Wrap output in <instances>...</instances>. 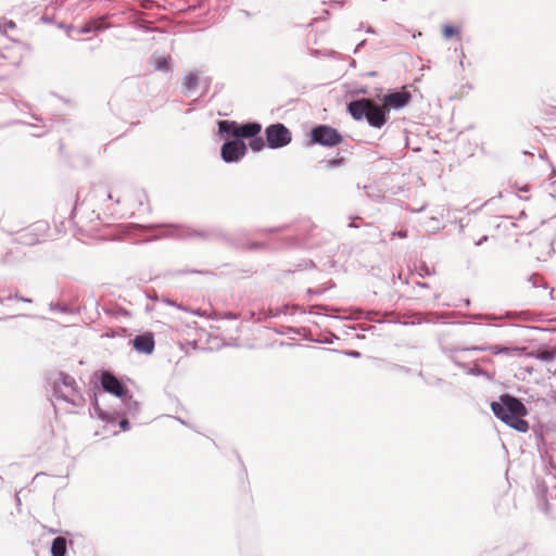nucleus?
<instances>
[{"instance_id":"39448f33","label":"nucleus","mask_w":556,"mask_h":556,"mask_svg":"<svg viewBox=\"0 0 556 556\" xmlns=\"http://www.w3.org/2000/svg\"><path fill=\"white\" fill-rule=\"evenodd\" d=\"M247 153V146L242 140L233 139L223 144L220 149L222 159L226 163H236Z\"/></svg>"},{"instance_id":"9b49d317","label":"nucleus","mask_w":556,"mask_h":556,"mask_svg":"<svg viewBox=\"0 0 556 556\" xmlns=\"http://www.w3.org/2000/svg\"><path fill=\"white\" fill-rule=\"evenodd\" d=\"M261 130H262L261 124L255 123V122L239 125L238 139L242 140L243 138H245V139L253 138V137L257 136L261 132Z\"/></svg>"},{"instance_id":"aec40b11","label":"nucleus","mask_w":556,"mask_h":556,"mask_svg":"<svg viewBox=\"0 0 556 556\" xmlns=\"http://www.w3.org/2000/svg\"><path fill=\"white\" fill-rule=\"evenodd\" d=\"M536 358L542 362H551L554 359V354L549 351H542L536 354Z\"/></svg>"},{"instance_id":"4468645a","label":"nucleus","mask_w":556,"mask_h":556,"mask_svg":"<svg viewBox=\"0 0 556 556\" xmlns=\"http://www.w3.org/2000/svg\"><path fill=\"white\" fill-rule=\"evenodd\" d=\"M66 553V540L62 536H58L52 541L51 555L52 556H64Z\"/></svg>"},{"instance_id":"72a5a7b5","label":"nucleus","mask_w":556,"mask_h":556,"mask_svg":"<svg viewBox=\"0 0 556 556\" xmlns=\"http://www.w3.org/2000/svg\"><path fill=\"white\" fill-rule=\"evenodd\" d=\"M366 31H367V33H370V34H375V30H374L371 27H368V28L366 29Z\"/></svg>"},{"instance_id":"9d476101","label":"nucleus","mask_w":556,"mask_h":556,"mask_svg":"<svg viewBox=\"0 0 556 556\" xmlns=\"http://www.w3.org/2000/svg\"><path fill=\"white\" fill-rule=\"evenodd\" d=\"M366 119L371 127L381 128L387 122L386 108L377 106L371 101Z\"/></svg>"},{"instance_id":"f704fd0d","label":"nucleus","mask_w":556,"mask_h":556,"mask_svg":"<svg viewBox=\"0 0 556 556\" xmlns=\"http://www.w3.org/2000/svg\"><path fill=\"white\" fill-rule=\"evenodd\" d=\"M424 273H426V275H431V271L429 269H424Z\"/></svg>"},{"instance_id":"c756f323","label":"nucleus","mask_w":556,"mask_h":556,"mask_svg":"<svg viewBox=\"0 0 556 556\" xmlns=\"http://www.w3.org/2000/svg\"><path fill=\"white\" fill-rule=\"evenodd\" d=\"M349 356H352V357H358L359 356V353L357 351H350L346 353Z\"/></svg>"},{"instance_id":"6ab92c4d","label":"nucleus","mask_w":556,"mask_h":556,"mask_svg":"<svg viewBox=\"0 0 556 556\" xmlns=\"http://www.w3.org/2000/svg\"><path fill=\"white\" fill-rule=\"evenodd\" d=\"M154 66L157 71L167 72L169 70V65L167 59L164 56H159L154 59Z\"/></svg>"},{"instance_id":"bb28decb","label":"nucleus","mask_w":556,"mask_h":556,"mask_svg":"<svg viewBox=\"0 0 556 556\" xmlns=\"http://www.w3.org/2000/svg\"><path fill=\"white\" fill-rule=\"evenodd\" d=\"M175 235H176V236H178V237H185V236H187V233H186V231H185V230H182V229H178V228H176V229H175Z\"/></svg>"},{"instance_id":"5701e85b","label":"nucleus","mask_w":556,"mask_h":556,"mask_svg":"<svg viewBox=\"0 0 556 556\" xmlns=\"http://www.w3.org/2000/svg\"><path fill=\"white\" fill-rule=\"evenodd\" d=\"M1 28H2V31L4 34H9L10 30L14 29L15 28V23L12 22V21H8V22H4L2 25H1Z\"/></svg>"},{"instance_id":"423d86ee","label":"nucleus","mask_w":556,"mask_h":556,"mask_svg":"<svg viewBox=\"0 0 556 556\" xmlns=\"http://www.w3.org/2000/svg\"><path fill=\"white\" fill-rule=\"evenodd\" d=\"M101 384L102 388L118 397H123L126 395L127 391L125 390L122 382L111 372H103L101 376Z\"/></svg>"},{"instance_id":"e433bc0d","label":"nucleus","mask_w":556,"mask_h":556,"mask_svg":"<svg viewBox=\"0 0 556 556\" xmlns=\"http://www.w3.org/2000/svg\"><path fill=\"white\" fill-rule=\"evenodd\" d=\"M2 302H3V299L0 298V303H2Z\"/></svg>"},{"instance_id":"6e6552de","label":"nucleus","mask_w":556,"mask_h":556,"mask_svg":"<svg viewBox=\"0 0 556 556\" xmlns=\"http://www.w3.org/2000/svg\"><path fill=\"white\" fill-rule=\"evenodd\" d=\"M130 343L138 353L147 355L152 354L155 346L154 338L151 332L137 336Z\"/></svg>"},{"instance_id":"c9c22d12","label":"nucleus","mask_w":556,"mask_h":556,"mask_svg":"<svg viewBox=\"0 0 556 556\" xmlns=\"http://www.w3.org/2000/svg\"><path fill=\"white\" fill-rule=\"evenodd\" d=\"M424 273H426V275H431V271L429 269H424Z\"/></svg>"},{"instance_id":"a878e982","label":"nucleus","mask_w":556,"mask_h":556,"mask_svg":"<svg viewBox=\"0 0 556 556\" xmlns=\"http://www.w3.org/2000/svg\"><path fill=\"white\" fill-rule=\"evenodd\" d=\"M393 236H397L399 238H406L407 230H405V229L399 230L397 232H394Z\"/></svg>"},{"instance_id":"393cba45","label":"nucleus","mask_w":556,"mask_h":556,"mask_svg":"<svg viewBox=\"0 0 556 556\" xmlns=\"http://www.w3.org/2000/svg\"><path fill=\"white\" fill-rule=\"evenodd\" d=\"M119 427L122 428V430L126 431L129 429V421L127 419H122L119 421Z\"/></svg>"},{"instance_id":"0eeeda50","label":"nucleus","mask_w":556,"mask_h":556,"mask_svg":"<svg viewBox=\"0 0 556 556\" xmlns=\"http://www.w3.org/2000/svg\"><path fill=\"white\" fill-rule=\"evenodd\" d=\"M412 99L407 91H396L386 94L383 98L384 108L400 110L406 106Z\"/></svg>"},{"instance_id":"412c9836","label":"nucleus","mask_w":556,"mask_h":556,"mask_svg":"<svg viewBox=\"0 0 556 556\" xmlns=\"http://www.w3.org/2000/svg\"><path fill=\"white\" fill-rule=\"evenodd\" d=\"M528 280L533 288H538V287L542 286V278L538 274L531 275Z\"/></svg>"},{"instance_id":"f8f14e48","label":"nucleus","mask_w":556,"mask_h":556,"mask_svg":"<svg viewBox=\"0 0 556 556\" xmlns=\"http://www.w3.org/2000/svg\"><path fill=\"white\" fill-rule=\"evenodd\" d=\"M470 350L480 351V352L489 351L494 355H498V354L511 355L514 352H518V349L500 346V345L473 346Z\"/></svg>"},{"instance_id":"f257e3e1","label":"nucleus","mask_w":556,"mask_h":556,"mask_svg":"<svg viewBox=\"0 0 556 556\" xmlns=\"http://www.w3.org/2000/svg\"><path fill=\"white\" fill-rule=\"evenodd\" d=\"M493 414L507 426L519 432H526L529 424L522 418L527 414L526 406L518 399L510 395H502L498 402H492Z\"/></svg>"},{"instance_id":"7ed1b4c3","label":"nucleus","mask_w":556,"mask_h":556,"mask_svg":"<svg viewBox=\"0 0 556 556\" xmlns=\"http://www.w3.org/2000/svg\"><path fill=\"white\" fill-rule=\"evenodd\" d=\"M267 146L279 149L288 146L292 140L291 131L280 123L273 124L265 129Z\"/></svg>"},{"instance_id":"473e14b6","label":"nucleus","mask_w":556,"mask_h":556,"mask_svg":"<svg viewBox=\"0 0 556 556\" xmlns=\"http://www.w3.org/2000/svg\"><path fill=\"white\" fill-rule=\"evenodd\" d=\"M364 43H365V40L361 41V42L356 46V48H355L354 52H356V51H357V50H358V49H359Z\"/></svg>"},{"instance_id":"2f4dec72","label":"nucleus","mask_w":556,"mask_h":556,"mask_svg":"<svg viewBox=\"0 0 556 556\" xmlns=\"http://www.w3.org/2000/svg\"><path fill=\"white\" fill-rule=\"evenodd\" d=\"M453 359H454V363H455L457 366H459V367H462V368H466V365H464V364H462L460 362H458L455 357H454Z\"/></svg>"},{"instance_id":"20e7f679","label":"nucleus","mask_w":556,"mask_h":556,"mask_svg":"<svg viewBox=\"0 0 556 556\" xmlns=\"http://www.w3.org/2000/svg\"><path fill=\"white\" fill-rule=\"evenodd\" d=\"M312 141L326 147H334L342 141V136L337 129L320 125L315 127L311 132Z\"/></svg>"},{"instance_id":"dca6fc26","label":"nucleus","mask_w":556,"mask_h":556,"mask_svg":"<svg viewBox=\"0 0 556 556\" xmlns=\"http://www.w3.org/2000/svg\"><path fill=\"white\" fill-rule=\"evenodd\" d=\"M198 85V76L193 73H189L184 77L182 87L186 89V92L194 89Z\"/></svg>"},{"instance_id":"a211bd4d","label":"nucleus","mask_w":556,"mask_h":556,"mask_svg":"<svg viewBox=\"0 0 556 556\" xmlns=\"http://www.w3.org/2000/svg\"><path fill=\"white\" fill-rule=\"evenodd\" d=\"M250 139V148L253 152H260L261 150H263L265 143L261 137L255 136Z\"/></svg>"},{"instance_id":"cd10ccee","label":"nucleus","mask_w":556,"mask_h":556,"mask_svg":"<svg viewBox=\"0 0 556 556\" xmlns=\"http://www.w3.org/2000/svg\"><path fill=\"white\" fill-rule=\"evenodd\" d=\"M14 299L22 301V302H30L29 299L18 295L17 293L13 296Z\"/></svg>"},{"instance_id":"2eb2a0df","label":"nucleus","mask_w":556,"mask_h":556,"mask_svg":"<svg viewBox=\"0 0 556 556\" xmlns=\"http://www.w3.org/2000/svg\"><path fill=\"white\" fill-rule=\"evenodd\" d=\"M93 197L99 201L103 202L105 200H112L113 194L112 191L104 185H99L93 189Z\"/></svg>"},{"instance_id":"4be33fe9","label":"nucleus","mask_w":556,"mask_h":556,"mask_svg":"<svg viewBox=\"0 0 556 556\" xmlns=\"http://www.w3.org/2000/svg\"><path fill=\"white\" fill-rule=\"evenodd\" d=\"M455 34H457V29L450 26V25H444L443 26V36L445 38H451L452 36H454Z\"/></svg>"},{"instance_id":"b1692460","label":"nucleus","mask_w":556,"mask_h":556,"mask_svg":"<svg viewBox=\"0 0 556 556\" xmlns=\"http://www.w3.org/2000/svg\"><path fill=\"white\" fill-rule=\"evenodd\" d=\"M468 372L475 376H481L484 374V370L475 365L472 368L468 369Z\"/></svg>"},{"instance_id":"f3484780","label":"nucleus","mask_w":556,"mask_h":556,"mask_svg":"<svg viewBox=\"0 0 556 556\" xmlns=\"http://www.w3.org/2000/svg\"><path fill=\"white\" fill-rule=\"evenodd\" d=\"M101 29H102L101 23L99 21H94V22H89V23L85 24L84 26H81L79 29V33L88 34V33L97 31V30H101Z\"/></svg>"},{"instance_id":"c85d7f7f","label":"nucleus","mask_w":556,"mask_h":556,"mask_svg":"<svg viewBox=\"0 0 556 556\" xmlns=\"http://www.w3.org/2000/svg\"><path fill=\"white\" fill-rule=\"evenodd\" d=\"M341 162H342L341 160H332L329 163H330V166H338L341 164Z\"/></svg>"},{"instance_id":"f03ea898","label":"nucleus","mask_w":556,"mask_h":556,"mask_svg":"<svg viewBox=\"0 0 556 556\" xmlns=\"http://www.w3.org/2000/svg\"><path fill=\"white\" fill-rule=\"evenodd\" d=\"M75 379L64 372H58L52 380L53 394L56 399L71 402L75 394Z\"/></svg>"},{"instance_id":"ddd939ff","label":"nucleus","mask_w":556,"mask_h":556,"mask_svg":"<svg viewBox=\"0 0 556 556\" xmlns=\"http://www.w3.org/2000/svg\"><path fill=\"white\" fill-rule=\"evenodd\" d=\"M238 127H239V124L236 123V122H232V121H220L218 122V128H219V132L222 135H226V136H231L233 137L235 139H238Z\"/></svg>"},{"instance_id":"7c9ffc66","label":"nucleus","mask_w":556,"mask_h":556,"mask_svg":"<svg viewBox=\"0 0 556 556\" xmlns=\"http://www.w3.org/2000/svg\"><path fill=\"white\" fill-rule=\"evenodd\" d=\"M486 240H488V237H486V236H484V237H482L479 241H477V242H476V244H477V245H480V244H482V243H483L484 241H486Z\"/></svg>"},{"instance_id":"1a4fd4ad","label":"nucleus","mask_w":556,"mask_h":556,"mask_svg":"<svg viewBox=\"0 0 556 556\" xmlns=\"http://www.w3.org/2000/svg\"><path fill=\"white\" fill-rule=\"evenodd\" d=\"M370 105V100L359 99L350 102L348 105V111L354 119L362 121L363 118H366Z\"/></svg>"}]
</instances>
